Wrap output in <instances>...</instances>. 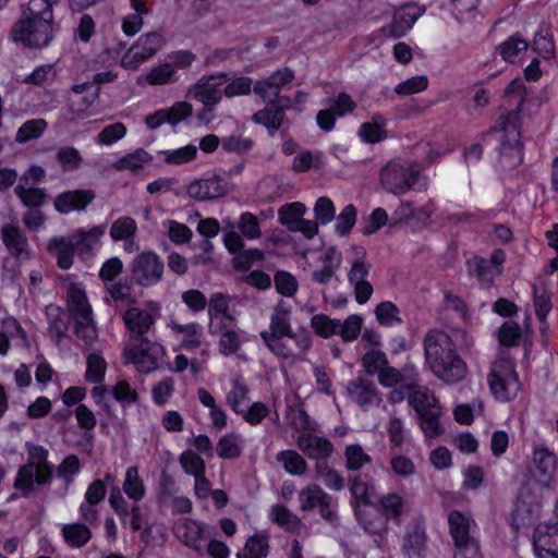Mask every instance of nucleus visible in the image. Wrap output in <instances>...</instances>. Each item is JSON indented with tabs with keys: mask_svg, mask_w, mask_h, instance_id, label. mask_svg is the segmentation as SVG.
I'll list each match as a JSON object with an SVG mask.
<instances>
[{
	"mask_svg": "<svg viewBox=\"0 0 558 558\" xmlns=\"http://www.w3.org/2000/svg\"><path fill=\"white\" fill-rule=\"evenodd\" d=\"M123 322L133 341L125 351L126 359L142 373L155 371L159 357L163 354V348L149 340L146 335L154 327L156 316L146 310L130 307L123 314Z\"/></svg>",
	"mask_w": 558,
	"mask_h": 558,
	"instance_id": "f257e3e1",
	"label": "nucleus"
},
{
	"mask_svg": "<svg viewBox=\"0 0 558 558\" xmlns=\"http://www.w3.org/2000/svg\"><path fill=\"white\" fill-rule=\"evenodd\" d=\"M59 2L29 0L11 31V38L27 48L47 47L52 40L53 7Z\"/></svg>",
	"mask_w": 558,
	"mask_h": 558,
	"instance_id": "f03ea898",
	"label": "nucleus"
},
{
	"mask_svg": "<svg viewBox=\"0 0 558 558\" xmlns=\"http://www.w3.org/2000/svg\"><path fill=\"white\" fill-rule=\"evenodd\" d=\"M425 361L441 381L452 385L462 381L468 373L466 363L457 353L451 337L442 330H429L424 338Z\"/></svg>",
	"mask_w": 558,
	"mask_h": 558,
	"instance_id": "7ed1b4c3",
	"label": "nucleus"
},
{
	"mask_svg": "<svg viewBox=\"0 0 558 558\" xmlns=\"http://www.w3.org/2000/svg\"><path fill=\"white\" fill-rule=\"evenodd\" d=\"M521 119L515 111H509L500 117L499 126H492L481 135L482 140L488 134L504 133L501 144L498 148L499 163L504 170H511L523 161V145L521 143Z\"/></svg>",
	"mask_w": 558,
	"mask_h": 558,
	"instance_id": "20e7f679",
	"label": "nucleus"
},
{
	"mask_svg": "<svg viewBox=\"0 0 558 558\" xmlns=\"http://www.w3.org/2000/svg\"><path fill=\"white\" fill-rule=\"evenodd\" d=\"M349 490L351 494L350 505L356 521L366 532L376 534L379 531V526L372 519L369 509L374 505V480L367 474L351 476L349 478Z\"/></svg>",
	"mask_w": 558,
	"mask_h": 558,
	"instance_id": "39448f33",
	"label": "nucleus"
},
{
	"mask_svg": "<svg viewBox=\"0 0 558 558\" xmlns=\"http://www.w3.org/2000/svg\"><path fill=\"white\" fill-rule=\"evenodd\" d=\"M449 533L457 549L454 558H481L480 543L473 535L477 529L470 514L458 510L448 513Z\"/></svg>",
	"mask_w": 558,
	"mask_h": 558,
	"instance_id": "423d86ee",
	"label": "nucleus"
},
{
	"mask_svg": "<svg viewBox=\"0 0 558 558\" xmlns=\"http://www.w3.org/2000/svg\"><path fill=\"white\" fill-rule=\"evenodd\" d=\"M487 381L493 396L501 402L513 400L521 390L515 365L509 359H498L492 364Z\"/></svg>",
	"mask_w": 558,
	"mask_h": 558,
	"instance_id": "0eeeda50",
	"label": "nucleus"
},
{
	"mask_svg": "<svg viewBox=\"0 0 558 558\" xmlns=\"http://www.w3.org/2000/svg\"><path fill=\"white\" fill-rule=\"evenodd\" d=\"M299 504L301 511L316 510L320 518L331 525L339 522L337 499L317 484H310L299 492Z\"/></svg>",
	"mask_w": 558,
	"mask_h": 558,
	"instance_id": "6e6552de",
	"label": "nucleus"
},
{
	"mask_svg": "<svg viewBox=\"0 0 558 558\" xmlns=\"http://www.w3.org/2000/svg\"><path fill=\"white\" fill-rule=\"evenodd\" d=\"M163 269V262L151 251L142 252L130 264L132 280L144 288L157 284L162 279Z\"/></svg>",
	"mask_w": 558,
	"mask_h": 558,
	"instance_id": "1a4fd4ad",
	"label": "nucleus"
},
{
	"mask_svg": "<svg viewBox=\"0 0 558 558\" xmlns=\"http://www.w3.org/2000/svg\"><path fill=\"white\" fill-rule=\"evenodd\" d=\"M418 170L409 163L391 161L380 171V183L388 192L400 195L413 187Z\"/></svg>",
	"mask_w": 558,
	"mask_h": 558,
	"instance_id": "9d476101",
	"label": "nucleus"
},
{
	"mask_svg": "<svg viewBox=\"0 0 558 558\" xmlns=\"http://www.w3.org/2000/svg\"><path fill=\"white\" fill-rule=\"evenodd\" d=\"M228 183L221 175L215 172H206L202 178L195 179L186 187V194L197 201H213L228 193Z\"/></svg>",
	"mask_w": 558,
	"mask_h": 558,
	"instance_id": "9b49d317",
	"label": "nucleus"
},
{
	"mask_svg": "<svg viewBox=\"0 0 558 558\" xmlns=\"http://www.w3.org/2000/svg\"><path fill=\"white\" fill-rule=\"evenodd\" d=\"M161 44L162 36L157 32L142 35L122 57V66L132 70L137 69L143 62L147 61L158 51Z\"/></svg>",
	"mask_w": 558,
	"mask_h": 558,
	"instance_id": "f8f14e48",
	"label": "nucleus"
},
{
	"mask_svg": "<svg viewBox=\"0 0 558 558\" xmlns=\"http://www.w3.org/2000/svg\"><path fill=\"white\" fill-rule=\"evenodd\" d=\"M228 80L226 73L203 76L189 88L187 96L202 102L204 106L215 107L222 99L223 92H221L220 86Z\"/></svg>",
	"mask_w": 558,
	"mask_h": 558,
	"instance_id": "ddd939ff",
	"label": "nucleus"
},
{
	"mask_svg": "<svg viewBox=\"0 0 558 558\" xmlns=\"http://www.w3.org/2000/svg\"><path fill=\"white\" fill-rule=\"evenodd\" d=\"M293 80L294 72L291 69H278L268 77L258 80L253 86V92L264 101L277 105L281 100V88L290 84Z\"/></svg>",
	"mask_w": 558,
	"mask_h": 558,
	"instance_id": "4468645a",
	"label": "nucleus"
},
{
	"mask_svg": "<svg viewBox=\"0 0 558 558\" xmlns=\"http://www.w3.org/2000/svg\"><path fill=\"white\" fill-rule=\"evenodd\" d=\"M425 11V5L405 3L395 11L391 23L385 26L383 32L392 38L402 37L413 27Z\"/></svg>",
	"mask_w": 558,
	"mask_h": 558,
	"instance_id": "2eb2a0df",
	"label": "nucleus"
},
{
	"mask_svg": "<svg viewBox=\"0 0 558 558\" xmlns=\"http://www.w3.org/2000/svg\"><path fill=\"white\" fill-rule=\"evenodd\" d=\"M427 551L426 529L421 520H413L401 538V553L405 558H425Z\"/></svg>",
	"mask_w": 558,
	"mask_h": 558,
	"instance_id": "dca6fc26",
	"label": "nucleus"
},
{
	"mask_svg": "<svg viewBox=\"0 0 558 558\" xmlns=\"http://www.w3.org/2000/svg\"><path fill=\"white\" fill-rule=\"evenodd\" d=\"M557 463L558 459L556 454L547 447H534L532 453L534 477L542 487L549 488L555 483Z\"/></svg>",
	"mask_w": 558,
	"mask_h": 558,
	"instance_id": "f3484780",
	"label": "nucleus"
},
{
	"mask_svg": "<svg viewBox=\"0 0 558 558\" xmlns=\"http://www.w3.org/2000/svg\"><path fill=\"white\" fill-rule=\"evenodd\" d=\"M106 225L95 226L89 230L78 228L72 234L68 235L74 252L81 259L88 260L94 256V250L106 233Z\"/></svg>",
	"mask_w": 558,
	"mask_h": 558,
	"instance_id": "a211bd4d",
	"label": "nucleus"
},
{
	"mask_svg": "<svg viewBox=\"0 0 558 558\" xmlns=\"http://www.w3.org/2000/svg\"><path fill=\"white\" fill-rule=\"evenodd\" d=\"M533 546L538 558H558V525H538Z\"/></svg>",
	"mask_w": 558,
	"mask_h": 558,
	"instance_id": "6ab92c4d",
	"label": "nucleus"
},
{
	"mask_svg": "<svg viewBox=\"0 0 558 558\" xmlns=\"http://www.w3.org/2000/svg\"><path fill=\"white\" fill-rule=\"evenodd\" d=\"M95 197L96 195L92 190L65 191L56 196L53 205L58 213L65 215L74 210H85Z\"/></svg>",
	"mask_w": 558,
	"mask_h": 558,
	"instance_id": "aec40b11",
	"label": "nucleus"
},
{
	"mask_svg": "<svg viewBox=\"0 0 558 558\" xmlns=\"http://www.w3.org/2000/svg\"><path fill=\"white\" fill-rule=\"evenodd\" d=\"M1 239L9 253L19 262L29 258V244L19 226L4 225Z\"/></svg>",
	"mask_w": 558,
	"mask_h": 558,
	"instance_id": "412c9836",
	"label": "nucleus"
},
{
	"mask_svg": "<svg viewBox=\"0 0 558 558\" xmlns=\"http://www.w3.org/2000/svg\"><path fill=\"white\" fill-rule=\"evenodd\" d=\"M347 392L349 398L363 410L369 405L380 402L375 385L372 381L356 378L348 383Z\"/></svg>",
	"mask_w": 558,
	"mask_h": 558,
	"instance_id": "4be33fe9",
	"label": "nucleus"
},
{
	"mask_svg": "<svg viewBox=\"0 0 558 558\" xmlns=\"http://www.w3.org/2000/svg\"><path fill=\"white\" fill-rule=\"evenodd\" d=\"M296 445L304 454L314 460H325L333 450L332 444L327 438L310 433L301 434Z\"/></svg>",
	"mask_w": 558,
	"mask_h": 558,
	"instance_id": "5701e85b",
	"label": "nucleus"
},
{
	"mask_svg": "<svg viewBox=\"0 0 558 558\" xmlns=\"http://www.w3.org/2000/svg\"><path fill=\"white\" fill-rule=\"evenodd\" d=\"M177 537L189 548L197 554H203L205 549L203 526L192 519H185L174 527Z\"/></svg>",
	"mask_w": 558,
	"mask_h": 558,
	"instance_id": "b1692460",
	"label": "nucleus"
},
{
	"mask_svg": "<svg viewBox=\"0 0 558 558\" xmlns=\"http://www.w3.org/2000/svg\"><path fill=\"white\" fill-rule=\"evenodd\" d=\"M402 388L405 390L409 404L413 407L417 415L439 407L437 398L426 387L409 383L404 384Z\"/></svg>",
	"mask_w": 558,
	"mask_h": 558,
	"instance_id": "393cba45",
	"label": "nucleus"
},
{
	"mask_svg": "<svg viewBox=\"0 0 558 558\" xmlns=\"http://www.w3.org/2000/svg\"><path fill=\"white\" fill-rule=\"evenodd\" d=\"M68 310L72 319L78 320L93 316L92 307L87 301L84 289L77 284L72 283L66 291Z\"/></svg>",
	"mask_w": 558,
	"mask_h": 558,
	"instance_id": "a878e982",
	"label": "nucleus"
},
{
	"mask_svg": "<svg viewBox=\"0 0 558 558\" xmlns=\"http://www.w3.org/2000/svg\"><path fill=\"white\" fill-rule=\"evenodd\" d=\"M170 328L175 336H181L180 345L184 350L194 351L202 344L203 327L198 323L179 324L170 323Z\"/></svg>",
	"mask_w": 558,
	"mask_h": 558,
	"instance_id": "bb28decb",
	"label": "nucleus"
},
{
	"mask_svg": "<svg viewBox=\"0 0 558 558\" xmlns=\"http://www.w3.org/2000/svg\"><path fill=\"white\" fill-rule=\"evenodd\" d=\"M386 124L387 120L381 114L376 113L371 121L361 124L359 136L367 144L380 143L388 136Z\"/></svg>",
	"mask_w": 558,
	"mask_h": 558,
	"instance_id": "cd10ccee",
	"label": "nucleus"
},
{
	"mask_svg": "<svg viewBox=\"0 0 558 558\" xmlns=\"http://www.w3.org/2000/svg\"><path fill=\"white\" fill-rule=\"evenodd\" d=\"M48 451L40 446L33 447L28 453V459L25 464H31L33 469L39 471L37 474V485L48 484L52 478V466L49 464Z\"/></svg>",
	"mask_w": 558,
	"mask_h": 558,
	"instance_id": "c85d7f7f",
	"label": "nucleus"
},
{
	"mask_svg": "<svg viewBox=\"0 0 558 558\" xmlns=\"http://www.w3.org/2000/svg\"><path fill=\"white\" fill-rule=\"evenodd\" d=\"M291 307L287 306L282 301H280L271 316L269 330H266L269 336H283L288 337L291 333L292 327L290 323Z\"/></svg>",
	"mask_w": 558,
	"mask_h": 558,
	"instance_id": "c756f323",
	"label": "nucleus"
},
{
	"mask_svg": "<svg viewBox=\"0 0 558 558\" xmlns=\"http://www.w3.org/2000/svg\"><path fill=\"white\" fill-rule=\"evenodd\" d=\"M49 252L56 257L61 269H69L74 262V250L68 236H59L50 240Z\"/></svg>",
	"mask_w": 558,
	"mask_h": 558,
	"instance_id": "7c9ffc66",
	"label": "nucleus"
},
{
	"mask_svg": "<svg viewBox=\"0 0 558 558\" xmlns=\"http://www.w3.org/2000/svg\"><path fill=\"white\" fill-rule=\"evenodd\" d=\"M532 48L544 59H551L555 57L556 46L550 31V25L548 23L543 22L539 24L534 36Z\"/></svg>",
	"mask_w": 558,
	"mask_h": 558,
	"instance_id": "2f4dec72",
	"label": "nucleus"
},
{
	"mask_svg": "<svg viewBox=\"0 0 558 558\" xmlns=\"http://www.w3.org/2000/svg\"><path fill=\"white\" fill-rule=\"evenodd\" d=\"M529 48V43L517 32L511 35L508 39L502 41L497 50L504 61L508 63H514L522 52H525Z\"/></svg>",
	"mask_w": 558,
	"mask_h": 558,
	"instance_id": "473e14b6",
	"label": "nucleus"
},
{
	"mask_svg": "<svg viewBox=\"0 0 558 558\" xmlns=\"http://www.w3.org/2000/svg\"><path fill=\"white\" fill-rule=\"evenodd\" d=\"M275 108H265L255 112L252 117L253 122L262 124L268 129L270 135L278 131L283 122V106L274 105Z\"/></svg>",
	"mask_w": 558,
	"mask_h": 558,
	"instance_id": "72a5a7b5",
	"label": "nucleus"
},
{
	"mask_svg": "<svg viewBox=\"0 0 558 558\" xmlns=\"http://www.w3.org/2000/svg\"><path fill=\"white\" fill-rule=\"evenodd\" d=\"M305 211V205L300 202L286 204L278 210L279 221L282 226L292 232L295 229H300L299 221L303 219Z\"/></svg>",
	"mask_w": 558,
	"mask_h": 558,
	"instance_id": "f704fd0d",
	"label": "nucleus"
},
{
	"mask_svg": "<svg viewBox=\"0 0 558 558\" xmlns=\"http://www.w3.org/2000/svg\"><path fill=\"white\" fill-rule=\"evenodd\" d=\"M122 488L126 496L134 501H140L145 497L146 489L137 466L132 465L126 469Z\"/></svg>",
	"mask_w": 558,
	"mask_h": 558,
	"instance_id": "c9c22d12",
	"label": "nucleus"
},
{
	"mask_svg": "<svg viewBox=\"0 0 558 558\" xmlns=\"http://www.w3.org/2000/svg\"><path fill=\"white\" fill-rule=\"evenodd\" d=\"M46 315L49 332L54 335L58 340H61L65 337L69 327L63 310L58 305L50 304L46 307Z\"/></svg>",
	"mask_w": 558,
	"mask_h": 558,
	"instance_id": "e433bc0d",
	"label": "nucleus"
},
{
	"mask_svg": "<svg viewBox=\"0 0 558 558\" xmlns=\"http://www.w3.org/2000/svg\"><path fill=\"white\" fill-rule=\"evenodd\" d=\"M276 459L291 475H303L306 472L307 463L295 450H281L277 453Z\"/></svg>",
	"mask_w": 558,
	"mask_h": 558,
	"instance_id": "4c0bfd02",
	"label": "nucleus"
},
{
	"mask_svg": "<svg viewBox=\"0 0 558 558\" xmlns=\"http://www.w3.org/2000/svg\"><path fill=\"white\" fill-rule=\"evenodd\" d=\"M14 193L28 208H40L47 199V194L43 189L17 184L14 187Z\"/></svg>",
	"mask_w": 558,
	"mask_h": 558,
	"instance_id": "58836bf2",
	"label": "nucleus"
},
{
	"mask_svg": "<svg viewBox=\"0 0 558 558\" xmlns=\"http://www.w3.org/2000/svg\"><path fill=\"white\" fill-rule=\"evenodd\" d=\"M379 507L386 520L399 522L403 513L404 501L397 493H389L379 499Z\"/></svg>",
	"mask_w": 558,
	"mask_h": 558,
	"instance_id": "ea45409f",
	"label": "nucleus"
},
{
	"mask_svg": "<svg viewBox=\"0 0 558 558\" xmlns=\"http://www.w3.org/2000/svg\"><path fill=\"white\" fill-rule=\"evenodd\" d=\"M216 450L221 459H238L242 453L241 436L233 433L222 436L217 444Z\"/></svg>",
	"mask_w": 558,
	"mask_h": 558,
	"instance_id": "a19ab883",
	"label": "nucleus"
},
{
	"mask_svg": "<svg viewBox=\"0 0 558 558\" xmlns=\"http://www.w3.org/2000/svg\"><path fill=\"white\" fill-rule=\"evenodd\" d=\"M441 416L440 405L428 410L427 412L418 414L420 426L428 438H435L444 433V428L439 423Z\"/></svg>",
	"mask_w": 558,
	"mask_h": 558,
	"instance_id": "79ce46f5",
	"label": "nucleus"
},
{
	"mask_svg": "<svg viewBox=\"0 0 558 558\" xmlns=\"http://www.w3.org/2000/svg\"><path fill=\"white\" fill-rule=\"evenodd\" d=\"M62 535L71 547H82L92 537L89 529L81 523L65 524L62 527Z\"/></svg>",
	"mask_w": 558,
	"mask_h": 558,
	"instance_id": "37998d69",
	"label": "nucleus"
},
{
	"mask_svg": "<svg viewBox=\"0 0 558 558\" xmlns=\"http://www.w3.org/2000/svg\"><path fill=\"white\" fill-rule=\"evenodd\" d=\"M271 519L278 525L291 532H296L303 526L301 519L286 506L281 505H276L271 508Z\"/></svg>",
	"mask_w": 558,
	"mask_h": 558,
	"instance_id": "c03bdc74",
	"label": "nucleus"
},
{
	"mask_svg": "<svg viewBox=\"0 0 558 558\" xmlns=\"http://www.w3.org/2000/svg\"><path fill=\"white\" fill-rule=\"evenodd\" d=\"M345 466L349 471H360L372 463V458L359 444L348 445L344 449Z\"/></svg>",
	"mask_w": 558,
	"mask_h": 558,
	"instance_id": "a18cd8bd",
	"label": "nucleus"
},
{
	"mask_svg": "<svg viewBox=\"0 0 558 558\" xmlns=\"http://www.w3.org/2000/svg\"><path fill=\"white\" fill-rule=\"evenodd\" d=\"M48 124L45 119H32L24 122L17 130L15 141L17 143H27L32 140L39 138Z\"/></svg>",
	"mask_w": 558,
	"mask_h": 558,
	"instance_id": "49530a36",
	"label": "nucleus"
},
{
	"mask_svg": "<svg viewBox=\"0 0 558 558\" xmlns=\"http://www.w3.org/2000/svg\"><path fill=\"white\" fill-rule=\"evenodd\" d=\"M37 474H39V471L33 469L31 464L22 465L17 471L13 485L14 488L20 490L23 496H28L31 493L34 492V485L37 484Z\"/></svg>",
	"mask_w": 558,
	"mask_h": 558,
	"instance_id": "de8ad7c7",
	"label": "nucleus"
},
{
	"mask_svg": "<svg viewBox=\"0 0 558 558\" xmlns=\"http://www.w3.org/2000/svg\"><path fill=\"white\" fill-rule=\"evenodd\" d=\"M375 316L377 322L385 327H391L402 323L400 310L390 301L380 302L375 307Z\"/></svg>",
	"mask_w": 558,
	"mask_h": 558,
	"instance_id": "09e8293b",
	"label": "nucleus"
},
{
	"mask_svg": "<svg viewBox=\"0 0 558 558\" xmlns=\"http://www.w3.org/2000/svg\"><path fill=\"white\" fill-rule=\"evenodd\" d=\"M137 225L132 217L124 216L114 220L110 228V236L114 242L134 238Z\"/></svg>",
	"mask_w": 558,
	"mask_h": 558,
	"instance_id": "8fccbe9b",
	"label": "nucleus"
},
{
	"mask_svg": "<svg viewBox=\"0 0 558 558\" xmlns=\"http://www.w3.org/2000/svg\"><path fill=\"white\" fill-rule=\"evenodd\" d=\"M311 327L322 338L328 339L337 335L340 327V319L330 318L326 314H316L311 318Z\"/></svg>",
	"mask_w": 558,
	"mask_h": 558,
	"instance_id": "3c124183",
	"label": "nucleus"
},
{
	"mask_svg": "<svg viewBox=\"0 0 558 558\" xmlns=\"http://www.w3.org/2000/svg\"><path fill=\"white\" fill-rule=\"evenodd\" d=\"M151 159L149 154L143 148H137L135 151L125 155L113 163L117 170H132L136 171L142 169L143 166Z\"/></svg>",
	"mask_w": 558,
	"mask_h": 558,
	"instance_id": "603ef678",
	"label": "nucleus"
},
{
	"mask_svg": "<svg viewBox=\"0 0 558 558\" xmlns=\"http://www.w3.org/2000/svg\"><path fill=\"white\" fill-rule=\"evenodd\" d=\"M250 388L240 378L234 379L232 383L231 390L227 393L226 401L227 404L231 408V410L240 414L243 412L241 408V402L246 401L248 398Z\"/></svg>",
	"mask_w": 558,
	"mask_h": 558,
	"instance_id": "864d4df0",
	"label": "nucleus"
},
{
	"mask_svg": "<svg viewBox=\"0 0 558 558\" xmlns=\"http://www.w3.org/2000/svg\"><path fill=\"white\" fill-rule=\"evenodd\" d=\"M106 368L105 359L100 354L90 353L87 356L86 380L93 384H101L105 379Z\"/></svg>",
	"mask_w": 558,
	"mask_h": 558,
	"instance_id": "5fc2aeb1",
	"label": "nucleus"
},
{
	"mask_svg": "<svg viewBox=\"0 0 558 558\" xmlns=\"http://www.w3.org/2000/svg\"><path fill=\"white\" fill-rule=\"evenodd\" d=\"M179 462L184 472L193 477L205 474L206 464L204 459L192 450L183 451L179 457Z\"/></svg>",
	"mask_w": 558,
	"mask_h": 558,
	"instance_id": "6e6d98bb",
	"label": "nucleus"
},
{
	"mask_svg": "<svg viewBox=\"0 0 558 558\" xmlns=\"http://www.w3.org/2000/svg\"><path fill=\"white\" fill-rule=\"evenodd\" d=\"M269 553V544L266 535L255 534L245 543L242 555L246 558H267Z\"/></svg>",
	"mask_w": 558,
	"mask_h": 558,
	"instance_id": "4d7b16f0",
	"label": "nucleus"
},
{
	"mask_svg": "<svg viewBox=\"0 0 558 558\" xmlns=\"http://www.w3.org/2000/svg\"><path fill=\"white\" fill-rule=\"evenodd\" d=\"M387 364L386 353L377 349H372L362 356V365L369 376L378 374Z\"/></svg>",
	"mask_w": 558,
	"mask_h": 558,
	"instance_id": "13d9d810",
	"label": "nucleus"
},
{
	"mask_svg": "<svg viewBox=\"0 0 558 558\" xmlns=\"http://www.w3.org/2000/svg\"><path fill=\"white\" fill-rule=\"evenodd\" d=\"M221 147L226 153L242 156L248 154L253 149L254 141L250 137L230 135L222 138Z\"/></svg>",
	"mask_w": 558,
	"mask_h": 558,
	"instance_id": "bf43d9fd",
	"label": "nucleus"
},
{
	"mask_svg": "<svg viewBox=\"0 0 558 558\" xmlns=\"http://www.w3.org/2000/svg\"><path fill=\"white\" fill-rule=\"evenodd\" d=\"M361 330L362 317L353 314L344 322L340 320V327L337 328V335H339L344 342H352L359 338Z\"/></svg>",
	"mask_w": 558,
	"mask_h": 558,
	"instance_id": "052dcab7",
	"label": "nucleus"
},
{
	"mask_svg": "<svg viewBox=\"0 0 558 558\" xmlns=\"http://www.w3.org/2000/svg\"><path fill=\"white\" fill-rule=\"evenodd\" d=\"M356 258L353 260L351 269L348 274V279L351 284L366 281V277L369 274V265L365 264L363 258L366 252L363 247H355Z\"/></svg>",
	"mask_w": 558,
	"mask_h": 558,
	"instance_id": "680f3d73",
	"label": "nucleus"
},
{
	"mask_svg": "<svg viewBox=\"0 0 558 558\" xmlns=\"http://www.w3.org/2000/svg\"><path fill=\"white\" fill-rule=\"evenodd\" d=\"M75 417L78 426L85 430L84 437L92 440L94 438L93 429L97 424L94 412L86 404L80 403L75 409Z\"/></svg>",
	"mask_w": 558,
	"mask_h": 558,
	"instance_id": "e2e57ef3",
	"label": "nucleus"
},
{
	"mask_svg": "<svg viewBox=\"0 0 558 558\" xmlns=\"http://www.w3.org/2000/svg\"><path fill=\"white\" fill-rule=\"evenodd\" d=\"M56 157L64 171H74L78 169L83 161L80 151L72 146L61 147L57 151Z\"/></svg>",
	"mask_w": 558,
	"mask_h": 558,
	"instance_id": "0e129e2a",
	"label": "nucleus"
},
{
	"mask_svg": "<svg viewBox=\"0 0 558 558\" xmlns=\"http://www.w3.org/2000/svg\"><path fill=\"white\" fill-rule=\"evenodd\" d=\"M274 282L278 293L287 298L293 296L299 288L295 277L286 270H278Z\"/></svg>",
	"mask_w": 558,
	"mask_h": 558,
	"instance_id": "69168bd1",
	"label": "nucleus"
},
{
	"mask_svg": "<svg viewBox=\"0 0 558 558\" xmlns=\"http://www.w3.org/2000/svg\"><path fill=\"white\" fill-rule=\"evenodd\" d=\"M74 332L86 345H92L98 337L93 316L85 318V320H75Z\"/></svg>",
	"mask_w": 558,
	"mask_h": 558,
	"instance_id": "338daca9",
	"label": "nucleus"
},
{
	"mask_svg": "<svg viewBox=\"0 0 558 558\" xmlns=\"http://www.w3.org/2000/svg\"><path fill=\"white\" fill-rule=\"evenodd\" d=\"M356 215L357 211L354 207V205L349 204L347 205L340 215L337 217V223H336V232L341 235L345 236L350 233L351 229L355 225L356 221Z\"/></svg>",
	"mask_w": 558,
	"mask_h": 558,
	"instance_id": "774afa93",
	"label": "nucleus"
}]
</instances>
